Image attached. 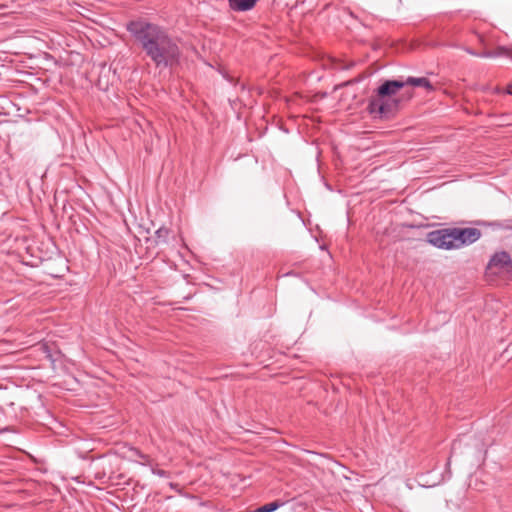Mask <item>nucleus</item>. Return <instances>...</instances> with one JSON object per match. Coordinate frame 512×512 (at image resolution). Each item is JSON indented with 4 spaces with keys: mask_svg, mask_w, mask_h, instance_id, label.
Listing matches in <instances>:
<instances>
[{
    "mask_svg": "<svg viewBox=\"0 0 512 512\" xmlns=\"http://www.w3.org/2000/svg\"><path fill=\"white\" fill-rule=\"evenodd\" d=\"M171 234H172L171 229H169L165 226H161L160 228H158L155 231V236H154V240H153L155 246L168 244Z\"/></svg>",
    "mask_w": 512,
    "mask_h": 512,
    "instance_id": "6e6552de",
    "label": "nucleus"
},
{
    "mask_svg": "<svg viewBox=\"0 0 512 512\" xmlns=\"http://www.w3.org/2000/svg\"><path fill=\"white\" fill-rule=\"evenodd\" d=\"M230 10L234 12H247L255 8L259 0H227Z\"/></svg>",
    "mask_w": 512,
    "mask_h": 512,
    "instance_id": "0eeeda50",
    "label": "nucleus"
},
{
    "mask_svg": "<svg viewBox=\"0 0 512 512\" xmlns=\"http://www.w3.org/2000/svg\"><path fill=\"white\" fill-rule=\"evenodd\" d=\"M5 431H9V428H8V427H6V428H3V429H0V434H1V433H3V432H5Z\"/></svg>",
    "mask_w": 512,
    "mask_h": 512,
    "instance_id": "6ab92c4d",
    "label": "nucleus"
},
{
    "mask_svg": "<svg viewBox=\"0 0 512 512\" xmlns=\"http://www.w3.org/2000/svg\"><path fill=\"white\" fill-rule=\"evenodd\" d=\"M426 241L430 245L442 250H455L452 228H442L427 233Z\"/></svg>",
    "mask_w": 512,
    "mask_h": 512,
    "instance_id": "20e7f679",
    "label": "nucleus"
},
{
    "mask_svg": "<svg viewBox=\"0 0 512 512\" xmlns=\"http://www.w3.org/2000/svg\"><path fill=\"white\" fill-rule=\"evenodd\" d=\"M285 504H286L285 501H283L281 499H276L272 502L263 504L250 512H274L278 508L284 506Z\"/></svg>",
    "mask_w": 512,
    "mask_h": 512,
    "instance_id": "1a4fd4ad",
    "label": "nucleus"
},
{
    "mask_svg": "<svg viewBox=\"0 0 512 512\" xmlns=\"http://www.w3.org/2000/svg\"><path fill=\"white\" fill-rule=\"evenodd\" d=\"M152 473L159 476V477H169L170 473L166 470L159 469V468H152Z\"/></svg>",
    "mask_w": 512,
    "mask_h": 512,
    "instance_id": "f8f14e48",
    "label": "nucleus"
},
{
    "mask_svg": "<svg viewBox=\"0 0 512 512\" xmlns=\"http://www.w3.org/2000/svg\"><path fill=\"white\" fill-rule=\"evenodd\" d=\"M97 86L99 87V89H101L103 91L108 90V83L104 84V82H102L101 79L98 80Z\"/></svg>",
    "mask_w": 512,
    "mask_h": 512,
    "instance_id": "4468645a",
    "label": "nucleus"
},
{
    "mask_svg": "<svg viewBox=\"0 0 512 512\" xmlns=\"http://www.w3.org/2000/svg\"><path fill=\"white\" fill-rule=\"evenodd\" d=\"M453 242L455 249L471 245L482 236V230L475 227H452Z\"/></svg>",
    "mask_w": 512,
    "mask_h": 512,
    "instance_id": "7ed1b4c3",
    "label": "nucleus"
},
{
    "mask_svg": "<svg viewBox=\"0 0 512 512\" xmlns=\"http://www.w3.org/2000/svg\"><path fill=\"white\" fill-rule=\"evenodd\" d=\"M474 226L478 229H491L492 231H512V219L506 220H494V221H486V220H474L472 222Z\"/></svg>",
    "mask_w": 512,
    "mask_h": 512,
    "instance_id": "423d86ee",
    "label": "nucleus"
},
{
    "mask_svg": "<svg viewBox=\"0 0 512 512\" xmlns=\"http://www.w3.org/2000/svg\"><path fill=\"white\" fill-rule=\"evenodd\" d=\"M494 56H509L510 52L507 48L499 46L493 53Z\"/></svg>",
    "mask_w": 512,
    "mask_h": 512,
    "instance_id": "9b49d317",
    "label": "nucleus"
},
{
    "mask_svg": "<svg viewBox=\"0 0 512 512\" xmlns=\"http://www.w3.org/2000/svg\"><path fill=\"white\" fill-rule=\"evenodd\" d=\"M498 269L499 272L512 271V259L507 251H500L493 254L488 262L487 269Z\"/></svg>",
    "mask_w": 512,
    "mask_h": 512,
    "instance_id": "39448f33",
    "label": "nucleus"
},
{
    "mask_svg": "<svg viewBox=\"0 0 512 512\" xmlns=\"http://www.w3.org/2000/svg\"><path fill=\"white\" fill-rule=\"evenodd\" d=\"M132 451L136 456L144 461L142 462L143 465L150 462V457L147 454L142 453L139 449L133 448Z\"/></svg>",
    "mask_w": 512,
    "mask_h": 512,
    "instance_id": "9d476101",
    "label": "nucleus"
},
{
    "mask_svg": "<svg viewBox=\"0 0 512 512\" xmlns=\"http://www.w3.org/2000/svg\"><path fill=\"white\" fill-rule=\"evenodd\" d=\"M283 276H296V277H299L300 273H298V272H296L294 270H291V271H288V272L284 273Z\"/></svg>",
    "mask_w": 512,
    "mask_h": 512,
    "instance_id": "dca6fc26",
    "label": "nucleus"
},
{
    "mask_svg": "<svg viewBox=\"0 0 512 512\" xmlns=\"http://www.w3.org/2000/svg\"><path fill=\"white\" fill-rule=\"evenodd\" d=\"M104 477H106V472L104 471V468L102 469V471L95 472L96 479H103Z\"/></svg>",
    "mask_w": 512,
    "mask_h": 512,
    "instance_id": "2eb2a0df",
    "label": "nucleus"
},
{
    "mask_svg": "<svg viewBox=\"0 0 512 512\" xmlns=\"http://www.w3.org/2000/svg\"><path fill=\"white\" fill-rule=\"evenodd\" d=\"M125 28L136 47L156 68L173 69L180 64L181 48L165 27L138 17L129 20Z\"/></svg>",
    "mask_w": 512,
    "mask_h": 512,
    "instance_id": "f257e3e1",
    "label": "nucleus"
},
{
    "mask_svg": "<svg viewBox=\"0 0 512 512\" xmlns=\"http://www.w3.org/2000/svg\"><path fill=\"white\" fill-rule=\"evenodd\" d=\"M504 92L512 96V85H509Z\"/></svg>",
    "mask_w": 512,
    "mask_h": 512,
    "instance_id": "a211bd4d",
    "label": "nucleus"
},
{
    "mask_svg": "<svg viewBox=\"0 0 512 512\" xmlns=\"http://www.w3.org/2000/svg\"><path fill=\"white\" fill-rule=\"evenodd\" d=\"M42 352L45 354V357L48 358L49 360L51 361H54L53 357H52V354H51V350L49 348V346L47 344H43L41 345V348Z\"/></svg>",
    "mask_w": 512,
    "mask_h": 512,
    "instance_id": "ddd939ff",
    "label": "nucleus"
},
{
    "mask_svg": "<svg viewBox=\"0 0 512 512\" xmlns=\"http://www.w3.org/2000/svg\"><path fill=\"white\" fill-rule=\"evenodd\" d=\"M89 468L93 469V470H96V467H94V465H93V461L90 463Z\"/></svg>",
    "mask_w": 512,
    "mask_h": 512,
    "instance_id": "aec40b11",
    "label": "nucleus"
},
{
    "mask_svg": "<svg viewBox=\"0 0 512 512\" xmlns=\"http://www.w3.org/2000/svg\"><path fill=\"white\" fill-rule=\"evenodd\" d=\"M241 89H242V90H244V89H245V85H244V84H242V85H241Z\"/></svg>",
    "mask_w": 512,
    "mask_h": 512,
    "instance_id": "4be33fe9",
    "label": "nucleus"
},
{
    "mask_svg": "<svg viewBox=\"0 0 512 512\" xmlns=\"http://www.w3.org/2000/svg\"><path fill=\"white\" fill-rule=\"evenodd\" d=\"M103 458H104V456H99V457H97V459H98V460H101V459H103Z\"/></svg>",
    "mask_w": 512,
    "mask_h": 512,
    "instance_id": "412c9836",
    "label": "nucleus"
},
{
    "mask_svg": "<svg viewBox=\"0 0 512 512\" xmlns=\"http://www.w3.org/2000/svg\"><path fill=\"white\" fill-rule=\"evenodd\" d=\"M406 85L413 87H423L427 91H435V87L428 78L408 77L407 79H388L383 81L369 98L366 107L369 115L373 119L392 120L402 108L404 101H409L413 97V91H406L400 96L396 94Z\"/></svg>",
    "mask_w": 512,
    "mask_h": 512,
    "instance_id": "f03ea898",
    "label": "nucleus"
},
{
    "mask_svg": "<svg viewBox=\"0 0 512 512\" xmlns=\"http://www.w3.org/2000/svg\"><path fill=\"white\" fill-rule=\"evenodd\" d=\"M223 77H224L226 80H228L229 82H231V83H235V79H234V77L230 76L229 74L225 73V74H223Z\"/></svg>",
    "mask_w": 512,
    "mask_h": 512,
    "instance_id": "f3484780",
    "label": "nucleus"
}]
</instances>
